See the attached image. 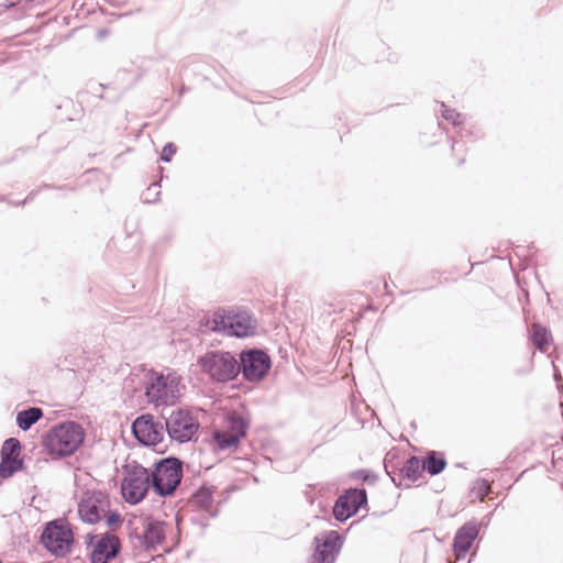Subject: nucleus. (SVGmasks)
Listing matches in <instances>:
<instances>
[{"label": "nucleus", "mask_w": 563, "mask_h": 563, "mask_svg": "<svg viewBox=\"0 0 563 563\" xmlns=\"http://www.w3.org/2000/svg\"><path fill=\"white\" fill-rule=\"evenodd\" d=\"M82 428L73 421L64 422L52 428L44 439V444L51 454L66 456L73 454L84 441Z\"/></svg>", "instance_id": "3"}, {"label": "nucleus", "mask_w": 563, "mask_h": 563, "mask_svg": "<svg viewBox=\"0 0 563 563\" xmlns=\"http://www.w3.org/2000/svg\"><path fill=\"white\" fill-rule=\"evenodd\" d=\"M423 464V470L431 475H438L444 471L446 466V460L435 451H431L428 453Z\"/></svg>", "instance_id": "20"}, {"label": "nucleus", "mask_w": 563, "mask_h": 563, "mask_svg": "<svg viewBox=\"0 0 563 563\" xmlns=\"http://www.w3.org/2000/svg\"><path fill=\"white\" fill-rule=\"evenodd\" d=\"M109 506L107 496L101 492H84L78 503V515L84 522L96 523Z\"/></svg>", "instance_id": "12"}, {"label": "nucleus", "mask_w": 563, "mask_h": 563, "mask_svg": "<svg viewBox=\"0 0 563 563\" xmlns=\"http://www.w3.org/2000/svg\"><path fill=\"white\" fill-rule=\"evenodd\" d=\"M272 368L271 356L261 349H249V383L264 379Z\"/></svg>", "instance_id": "16"}, {"label": "nucleus", "mask_w": 563, "mask_h": 563, "mask_svg": "<svg viewBox=\"0 0 563 563\" xmlns=\"http://www.w3.org/2000/svg\"><path fill=\"white\" fill-rule=\"evenodd\" d=\"M20 451L21 444L18 439H7L1 449V457L19 459Z\"/></svg>", "instance_id": "23"}, {"label": "nucleus", "mask_w": 563, "mask_h": 563, "mask_svg": "<svg viewBox=\"0 0 563 563\" xmlns=\"http://www.w3.org/2000/svg\"><path fill=\"white\" fill-rule=\"evenodd\" d=\"M246 421L232 413L228 417L223 429L214 430L207 444L217 454L231 452L238 448L240 439L245 435Z\"/></svg>", "instance_id": "4"}, {"label": "nucleus", "mask_w": 563, "mask_h": 563, "mask_svg": "<svg viewBox=\"0 0 563 563\" xmlns=\"http://www.w3.org/2000/svg\"><path fill=\"white\" fill-rule=\"evenodd\" d=\"M157 188H158V184L154 183L152 186L148 187L147 191L148 192L155 191V194L158 195Z\"/></svg>", "instance_id": "31"}, {"label": "nucleus", "mask_w": 563, "mask_h": 563, "mask_svg": "<svg viewBox=\"0 0 563 563\" xmlns=\"http://www.w3.org/2000/svg\"><path fill=\"white\" fill-rule=\"evenodd\" d=\"M106 516V522L108 526H114L120 522V515L117 512H107L103 514Z\"/></svg>", "instance_id": "28"}, {"label": "nucleus", "mask_w": 563, "mask_h": 563, "mask_svg": "<svg viewBox=\"0 0 563 563\" xmlns=\"http://www.w3.org/2000/svg\"><path fill=\"white\" fill-rule=\"evenodd\" d=\"M532 342L538 350L543 352L545 347L552 343V334L547 328L540 324H534L532 331Z\"/></svg>", "instance_id": "21"}, {"label": "nucleus", "mask_w": 563, "mask_h": 563, "mask_svg": "<svg viewBox=\"0 0 563 563\" xmlns=\"http://www.w3.org/2000/svg\"><path fill=\"white\" fill-rule=\"evenodd\" d=\"M43 416L41 408L31 407L29 409L19 411L16 415V423L23 431L29 430L34 423H36Z\"/></svg>", "instance_id": "18"}, {"label": "nucleus", "mask_w": 563, "mask_h": 563, "mask_svg": "<svg viewBox=\"0 0 563 563\" xmlns=\"http://www.w3.org/2000/svg\"><path fill=\"white\" fill-rule=\"evenodd\" d=\"M165 539V523L156 520L144 522L140 541L145 550H155Z\"/></svg>", "instance_id": "17"}, {"label": "nucleus", "mask_w": 563, "mask_h": 563, "mask_svg": "<svg viewBox=\"0 0 563 563\" xmlns=\"http://www.w3.org/2000/svg\"><path fill=\"white\" fill-rule=\"evenodd\" d=\"M132 431L135 439L147 446L161 443L164 439L166 428L156 421L151 415H143L134 420Z\"/></svg>", "instance_id": "11"}, {"label": "nucleus", "mask_w": 563, "mask_h": 563, "mask_svg": "<svg viewBox=\"0 0 563 563\" xmlns=\"http://www.w3.org/2000/svg\"><path fill=\"white\" fill-rule=\"evenodd\" d=\"M151 486L159 496H168L175 492L183 477L181 462L176 457H167L155 464L151 474Z\"/></svg>", "instance_id": "5"}, {"label": "nucleus", "mask_w": 563, "mask_h": 563, "mask_svg": "<svg viewBox=\"0 0 563 563\" xmlns=\"http://www.w3.org/2000/svg\"><path fill=\"white\" fill-rule=\"evenodd\" d=\"M126 387L142 385L148 404L155 407L173 406L183 395L185 385L179 374L170 368L158 372L139 368L132 372L125 380Z\"/></svg>", "instance_id": "1"}, {"label": "nucleus", "mask_w": 563, "mask_h": 563, "mask_svg": "<svg viewBox=\"0 0 563 563\" xmlns=\"http://www.w3.org/2000/svg\"><path fill=\"white\" fill-rule=\"evenodd\" d=\"M489 492L490 485L485 478H477L471 488V494L481 500H483Z\"/></svg>", "instance_id": "24"}, {"label": "nucleus", "mask_w": 563, "mask_h": 563, "mask_svg": "<svg viewBox=\"0 0 563 563\" xmlns=\"http://www.w3.org/2000/svg\"><path fill=\"white\" fill-rule=\"evenodd\" d=\"M165 428L172 440L186 443L197 434L199 422L188 409L178 408L166 418Z\"/></svg>", "instance_id": "7"}, {"label": "nucleus", "mask_w": 563, "mask_h": 563, "mask_svg": "<svg viewBox=\"0 0 563 563\" xmlns=\"http://www.w3.org/2000/svg\"><path fill=\"white\" fill-rule=\"evenodd\" d=\"M353 479H361L363 482H367L371 477V472L367 470H357L350 474Z\"/></svg>", "instance_id": "27"}, {"label": "nucleus", "mask_w": 563, "mask_h": 563, "mask_svg": "<svg viewBox=\"0 0 563 563\" xmlns=\"http://www.w3.org/2000/svg\"><path fill=\"white\" fill-rule=\"evenodd\" d=\"M41 540L49 552L56 555H65L70 549L73 533L67 523L52 521L45 527Z\"/></svg>", "instance_id": "9"}, {"label": "nucleus", "mask_w": 563, "mask_h": 563, "mask_svg": "<svg viewBox=\"0 0 563 563\" xmlns=\"http://www.w3.org/2000/svg\"><path fill=\"white\" fill-rule=\"evenodd\" d=\"M442 108V117L452 122L454 125H460L463 121V115L455 111L454 109H449L443 102L441 103Z\"/></svg>", "instance_id": "25"}, {"label": "nucleus", "mask_w": 563, "mask_h": 563, "mask_svg": "<svg viewBox=\"0 0 563 563\" xmlns=\"http://www.w3.org/2000/svg\"><path fill=\"white\" fill-rule=\"evenodd\" d=\"M0 563H2V562L0 561Z\"/></svg>", "instance_id": "34"}, {"label": "nucleus", "mask_w": 563, "mask_h": 563, "mask_svg": "<svg viewBox=\"0 0 563 563\" xmlns=\"http://www.w3.org/2000/svg\"><path fill=\"white\" fill-rule=\"evenodd\" d=\"M22 466H23V463L19 459L2 457L1 462H0V477L8 478L14 472L21 470Z\"/></svg>", "instance_id": "22"}, {"label": "nucleus", "mask_w": 563, "mask_h": 563, "mask_svg": "<svg viewBox=\"0 0 563 563\" xmlns=\"http://www.w3.org/2000/svg\"><path fill=\"white\" fill-rule=\"evenodd\" d=\"M239 364L229 352H208L198 358L201 371L217 382L233 379L239 372L246 377V350L240 352Z\"/></svg>", "instance_id": "2"}, {"label": "nucleus", "mask_w": 563, "mask_h": 563, "mask_svg": "<svg viewBox=\"0 0 563 563\" xmlns=\"http://www.w3.org/2000/svg\"><path fill=\"white\" fill-rule=\"evenodd\" d=\"M90 545V563H108L119 554L121 549L119 538L110 533L96 536Z\"/></svg>", "instance_id": "14"}, {"label": "nucleus", "mask_w": 563, "mask_h": 563, "mask_svg": "<svg viewBox=\"0 0 563 563\" xmlns=\"http://www.w3.org/2000/svg\"><path fill=\"white\" fill-rule=\"evenodd\" d=\"M125 475L121 483L123 498L130 504H137L146 496L151 485V477L147 470L136 462L125 465Z\"/></svg>", "instance_id": "6"}, {"label": "nucleus", "mask_w": 563, "mask_h": 563, "mask_svg": "<svg viewBox=\"0 0 563 563\" xmlns=\"http://www.w3.org/2000/svg\"><path fill=\"white\" fill-rule=\"evenodd\" d=\"M176 153V147L173 143H168L164 146L161 155V159L164 162H169L172 156Z\"/></svg>", "instance_id": "26"}, {"label": "nucleus", "mask_w": 563, "mask_h": 563, "mask_svg": "<svg viewBox=\"0 0 563 563\" xmlns=\"http://www.w3.org/2000/svg\"><path fill=\"white\" fill-rule=\"evenodd\" d=\"M314 552L310 563H334L341 550V539L336 531L331 530L313 539Z\"/></svg>", "instance_id": "13"}, {"label": "nucleus", "mask_w": 563, "mask_h": 563, "mask_svg": "<svg viewBox=\"0 0 563 563\" xmlns=\"http://www.w3.org/2000/svg\"><path fill=\"white\" fill-rule=\"evenodd\" d=\"M456 145H457V143H453V144H452V150H453V151H456Z\"/></svg>", "instance_id": "32"}, {"label": "nucleus", "mask_w": 563, "mask_h": 563, "mask_svg": "<svg viewBox=\"0 0 563 563\" xmlns=\"http://www.w3.org/2000/svg\"><path fill=\"white\" fill-rule=\"evenodd\" d=\"M208 329L227 336H246V317L231 311L219 310L206 322Z\"/></svg>", "instance_id": "8"}, {"label": "nucleus", "mask_w": 563, "mask_h": 563, "mask_svg": "<svg viewBox=\"0 0 563 563\" xmlns=\"http://www.w3.org/2000/svg\"><path fill=\"white\" fill-rule=\"evenodd\" d=\"M554 378L558 380L559 379V375L555 373L554 374Z\"/></svg>", "instance_id": "33"}, {"label": "nucleus", "mask_w": 563, "mask_h": 563, "mask_svg": "<svg viewBox=\"0 0 563 563\" xmlns=\"http://www.w3.org/2000/svg\"><path fill=\"white\" fill-rule=\"evenodd\" d=\"M367 504V493L364 488H350L339 496L333 506L335 520L344 522Z\"/></svg>", "instance_id": "10"}, {"label": "nucleus", "mask_w": 563, "mask_h": 563, "mask_svg": "<svg viewBox=\"0 0 563 563\" xmlns=\"http://www.w3.org/2000/svg\"><path fill=\"white\" fill-rule=\"evenodd\" d=\"M423 471V464L417 456L409 457L400 468V475L404 479L415 483L419 479Z\"/></svg>", "instance_id": "19"}, {"label": "nucleus", "mask_w": 563, "mask_h": 563, "mask_svg": "<svg viewBox=\"0 0 563 563\" xmlns=\"http://www.w3.org/2000/svg\"><path fill=\"white\" fill-rule=\"evenodd\" d=\"M481 525L471 520L457 529L453 539V552L457 560L465 558L474 541L478 537Z\"/></svg>", "instance_id": "15"}, {"label": "nucleus", "mask_w": 563, "mask_h": 563, "mask_svg": "<svg viewBox=\"0 0 563 563\" xmlns=\"http://www.w3.org/2000/svg\"><path fill=\"white\" fill-rule=\"evenodd\" d=\"M256 320H253L251 318V316H249V323H247V327H249V336H252L256 333L255 329H256Z\"/></svg>", "instance_id": "30"}, {"label": "nucleus", "mask_w": 563, "mask_h": 563, "mask_svg": "<svg viewBox=\"0 0 563 563\" xmlns=\"http://www.w3.org/2000/svg\"><path fill=\"white\" fill-rule=\"evenodd\" d=\"M196 499L197 501L199 503H205L207 501L208 499H210V494L208 490H200L197 495H196Z\"/></svg>", "instance_id": "29"}]
</instances>
